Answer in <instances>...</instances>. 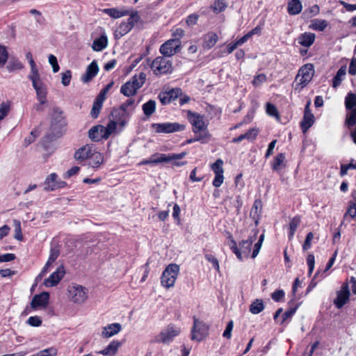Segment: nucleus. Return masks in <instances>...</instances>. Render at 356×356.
<instances>
[{
  "label": "nucleus",
  "mask_w": 356,
  "mask_h": 356,
  "mask_svg": "<svg viewBox=\"0 0 356 356\" xmlns=\"http://www.w3.org/2000/svg\"><path fill=\"white\" fill-rule=\"evenodd\" d=\"M186 113L187 118L193 127V131L195 134L194 140H204L209 137V133L207 129V124L203 120L202 116L199 114L192 113L190 111H183V113Z\"/></svg>",
  "instance_id": "f257e3e1"
},
{
  "label": "nucleus",
  "mask_w": 356,
  "mask_h": 356,
  "mask_svg": "<svg viewBox=\"0 0 356 356\" xmlns=\"http://www.w3.org/2000/svg\"><path fill=\"white\" fill-rule=\"evenodd\" d=\"M31 80L32 86L35 90L36 99L40 104H45L47 102L48 87L42 81L40 73L33 75H28Z\"/></svg>",
  "instance_id": "f03ea898"
},
{
  "label": "nucleus",
  "mask_w": 356,
  "mask_h": 356,
  "mask_svg": "<svg viewBox=\"0 0 356 356\" xmlns=\"http://www.w3.org/2000/svg\"><path fill=\"white\" fill-rule=\"evenodd\" d=\"M145 79L146 76L143 72L138 76H134L131 80L121 86L120 92L128 97L135 95L138 90L144 85Z\"/></svg>",
  "instance_id": "7ed1b4c3"
},
{
  "label": "nucleus",
  "mask_w": 356,
  "mask_h": 356,
  "mask_svg": "<svg viewBox=\"0 0 356 356\" xmlns=\"http://www.w3.org/2000/svg\"><path fill=\"white\" fill-rule=\"evenodd\" d=\"M257 233L255 232L252 236H249L247 240H243L239 243L240 248L236 245L234 241H232L230 246L232 252L236 255L239 260L243 259V257H248L251 250L252 243L256 240Z\"/></svg>",
  "instance_id": "20e7f679"
},
{
  "label": "nucleus",
  "mask_w": 356,
  "mask_h": 356,
  "mask_svg": "<svg viewBox=\"0 0 356 356\" xmlns=\"http://www.w3.org/2000/svg\"><path fill=\"white\" fill-rule=\"evenodd\" d=\"M150 67L156 75L167 74L172 71V63L169 58L165 56L156 57L152 62Z\"/></svg>",
  "instance_id": "39448f33"
},
{
  "label": "nucleus",
  "mask_w": 356,
  "mask_h": 356,
  "mask_svg": "<svg viewBox=\"0 0 356 356\" xmlns=\"http://www.w3.org/2000/svg\"><path fill=\"white\" fill-rule=\"evenodd\" d=\"M178 154H156L148 159H144L139 163V165H155L160 163L173 162L175 165H178Z\"/></svg>",
  "instance_id": "423d86ee"
},
{
  "label": "nucleus",
  "mask_w": 356,
  "mask_h": 356,
  "mask_svg": "<svg viewBox=\"0 0 356 356\" xmlns=\"http://www.w3.org/2000/svg\"><path fill=\"white\" fill-rule=\"evenodd\" d=\"M178 275V265L170 264L163 272L161 277L162 285L165 288L173 286Z\"/></svg>",
  "instance_id": "0eeeda50"
},
{
  "label": "nucleus",
  "mask_w": 356,
  "mask_h": 356,
  "mask_svg": "<svg viewBox=\"0 0 356 356\" xmlns=\"http://www.w3.org/2000/svg\"><path fill=\"white\" fill-rule=\"evenodd\" d=\"M68 292L70 300L76 304H81L88 298V289L81 285L74 284L69 286Z\"/></svg>",
  "instance_id": "6e6552de"
},
{
  "label": "nucleus",
  "mask_w": 356,
  "mask_h": 356,
  "mask_svg": "<svg viewBox=\"0 0 356 356\" xmlns=\"http://www.w3.org/2000/svg\"><path fill=\"white\" fill-rule=\"evenodd\" d=\"M314 74V65L311 63H307L299 70L296 80L299 79V83L302 87H304L312 79Z\"/></svg>",
  "instance_id": "1a4fd4ad"
},
{
  "label": "nucleus",
  "mask_w": 356,
  "mask_h": 356,
  "mask_svg": "<svg viewBox=\"0 0 356 356\" xmlns=\"http://www.w3.org/2000/svg\"><path fill=\"white\" fill-rule=\"evenodd\" d=\"M177 335V330L176 326L173 325H169L155 337L154 341L157 343L168 344L174 339Z\"/></svg>",
  "instance_id": "9d476101"
},
{
  "label": "nucleus",
  "mask_w": 356,
  "mask_h": 356,
  "mask_svg": "<svg viewBox=\"0 0 356 356\" xmlns=\"http://www.w3.org/2000/svg\"><path fill=\"white\" fill-rule=\"evenodd\" d=\"M66 124L65 118L63 115V111L59 108H54L51 113V129L56 131L57 134H60L59 131Z\"/></svg>",
  "instance_id": "9b49d317"
},
{
  "label": "nucleus",
  "mask_w": 356,
  "mask_h": 356,
  "mask_svg": "<svg viewBox=\"0 0 356 356\" xmlns=\"http://www.w3.org/2000/svg\"><path fill=\"white\" fill-rule=\"evenodd\" d=\"M208 333V326L203 322L194 318V323L191 332V339L200 341L202 340Z\"/></svg>",
  "instance_id": "f8f14e48"
},
{
  "label": "nucleus",
  "mask_w": 356,
  "mask_h": 356,
  "mask_svg": "<svg viewBox=\"0 0 356 356\" xmlns=\"http://www.w3.org/2000/svg\"><path fill=\"white\" fill-rule=\"evenodd\" d=\"M350 291L347 283H343L341 289L337 292V298L334 300V304L337 308L341 309L349 300Z\"/></svg>",
  "instance_id": "ddd939ff"
},
{
  "label": "nucleus",
  "mask_w": 356,
  "mask_h": 356,
  "mask_svg": "<svg viewBox=\"0 0 356 356\" xmlns=\"http://www.w3.org/2000/svg\"><path fill=\"white\" fill-rule=\"evenodd\" d=\"M178 49V40L177 39L169 40L160 47V52L165 57L169 58L177 53Z\"/></svg>",
  "instance_id": "4468645a"
},
{
  "label": "nucleus",
  "mask_w": 356,
  "mask_h": 356,
  "mask_svg": "<svg viewBox=\"0 0 356 356\" xmlns=\"http://www.w3.org/2000/svg\"><path fill=\"white\" fill-rule=\"evenodd\" d=\"M152 127L159 134H171L178 131V123H154L152 124Z\"/></svg>",
  "instance_id": "2eb2a0df"
},
{
  "label": "nucleus",
  "mask_w": 356,
  "mask_h": 356,
  "mask_svg": "<svg viewBox=\"0 0 356 356\" xmlns=\"http://www.w3.org/2000/svg\"><path fill=\"white\" fill-rule=\"evenodd\" d=\"M131 115V113H125L116 108H114L111 113L112 120L116 121L122 128L126 126Z\"/></svg>",
  "instance_id": "dca6fc26"
},
{
  "label": "nucleus",
  "mask_w": 356,
  "mask_h": 356,
  "mask_svg": "<svg viewBox=\"0 0 356 356\" xmlns=\"http://www.w3.org/2000/svg\"><path fill=\"white\" fill-rule=\"evenodd\" d=\"M65 273L64 267L63 266H59L55 272L51 273L50 276L45 280V286L48 287L56 286L63 277Z\"/></svg>",
  "instance_id": "f3484780"
},
{
  "label": "nucleus",
  "mask_w": 356,
  "mask_h": 356,
  "mask_svg": "<svg viewBox=\"0 0 356 356\" xmlns=\"http://www.w3.org/2000/svg\"><path fill=\"white\" fill-rule=\"evenodd\" d=\"M93 149L92 146L85 145L75 152L74 159L79 162L86 163Z\"/></svg>",
  "instance_id": "a211bd4d"
},
{
  "label": "nucleus",
  "mask_w": 356,
  "mask_h": 356,
  "mask_svg": "<svg viewBox=\"0 0 356 356\" xmlns=\"http://www.w3.org/2000/svg\"><path fill=\"white\" fill-rule=\"evenodd\" d=\"M99 67L95 60H93L86 69L85 74L81 77V80L83 83H88L92 80L98 73Z\"/></svg>",
  "instance_id": "6ab92c4d"
},
{
  "label": "nucleus",
  "mask_w": 356,
  "mask_h": 356,
  "mask_svg": "<svg viewBox=\"0 0 356 356\" xmlns=\"http://www.w3.org/2000/svg\"><path fill=\"white\" fill-rule=\"evenodd\" d=\"M104 162V156L103 155L96 151L95 149L92 150L86 164L92 168H97L100 166V165Z\"/></svg>",
  "instance_id": "aec40b11"
},
{
  "label": "nucleus",
  "mask_w": 356,
  "mask_h": 356,
  "mask_svg": "<svg viewBox=\"0 0 356 356\" xmlns=\"http://www.w3.org/2000/svg\"><path fill=\"white\" fill-rule=\"evenodd\" d=\"M121 330L122 326L118 323L108 324L103 327L102 336L104 338L111 337L120 332Z\"/></svg>",
  "instance_id": "412c9836"
},
{
  "label": "nucleus",
  "mask_w": 356,
  "mask_h": 356,
  "mask_svg": "<svg viewBox=\"0 0 356 356\" xmlns=\"http://www.w3.org/2000/svg\"><path fill=\"white\" fill-rule=\"evenodd\" d=\"M49 296L47 292H42L40 294L35 295L31 301V307L35 309L38 307H46L48 303Z\"/></svg>",
  "instance_id": "4be33fe9"
},
{
  "label": "nucleus",
  "mask_w": 356,
  "mask_h": 356,
  "mask_svg": "<svg viewBox=\"0 0 356 356\" xmlns=\"http://www.w3.org/2000/svg\"><path fill=\"white\" fill-rule=\"evenodd\" d=\"M178 97V90L172 89L168 92L161 93L159 95V98L162 104H168L171 102L175 100Z\"/></svg>",
  "instance_id": "5701e85b"
},
{
  "label": "nucleus",
  "mask_w": 356,
  "mask_h": 356,
  "mask_svg": "<svg viewBox=\"0 0 356 356\" xmlns=\"http://www.w3.org/2000/svg\"><path fill=\"white\" fill-rule=\"evenodd\" d=\"M88 136L93 141H99L104 138V127L103 126L92 127L88 131Z\"/></svg>",
  "instance_id": "b1692460"
},
{
  "label": "nucleus",
  "mask_w": 356,
  "mask_h": 356,
  "mask_svg": "<svg viewBox=\"0 0 356 356\" xmlns=\"http://www.w3.org/2000/svg\"><path fill=\"white\" fill-rule=\"evenodd\" d=\"M103 13L114 19H118L124 16L129 15V11L125 9H118L116 8H104Z\"/></svg>",
  "instance_id": "393cba45"
},
{
  "label": "nucleus",
  "mask_w": 356,
  "mask_h": 356,
  "mask_svg": "<svg viewBox=\"0 0 356 356\" xmlns=\"http://www.w3.org/2000/svg\"><path fill=\"white\" fill-rule=\"evenodd\" d=\"M121 343L118 341H112L104 349L98 352L103 355H115Z\"/></svg>",
  "instance_id": "a878e982"
},
{
  "label": "nucleus",
  "mask_w": 356,
  "mask_h": 356,
  "mask_svg": "<svg viewBox=\"0 0 356 356\" xmlns=\"http://www.w3.org/2000/svg\"><path fill=\"white\" fill-rule=\"evenodd\" d=\"M108 45V39L106 35H102L99 38L95 39L92 45L93 51H101Z\"/></svg>",
  "instance_id": "bb28decb"
},
{
  "label": "nucleus",
  "mask_w": 356,
  "mask_h": 356,
  "mask_svg": "<svg viewBox=\"0 0 356 356\" xmlns=\"http://www.w3.org/2000/svg\"><path fill=\"white\" fill-rule=\"evenodd\" d=\"M298 42L303 47H309L314 42L315 34L312 33H305L298 37Z\"/></svg>",
  "instance_id": "cd10ccee"
},
{
  "label": "nucleus",
  "mask_w": 356,
  "mask_h": 356,
  "mask_svg": "<svg viewBox=\"0 0 356 356\" xmlns=\"http://www.w3.org/2000/svg\"><path fill=\"white\" fill-rule=\"evenodd\" d=\"M314 116L312 113H304L303 119L301 122V129L305 133L314 124Z\"/></svg>",
  "instance_id": "c85d7f7f"
},
{
  "label": "nucleus",
  "mask_w": 356,
  "mask_h": 356,
  "mask_svg": "<svg viewBox=\"0 0 356 356\" xmlns=\"http://www.w3.org/2000/svg\"><path fill=\"white\" fill-rule=\"evenodd\" d=\"M57 175L56 173L50 174L45 179L44 182V189L45 191H54L55 186L58 183Z\"/></svg>",
  "instance_id": "c756f323"
},
{
  "label": "nucleus",
  "mask_w": 356,
  "mask_h": 356,
  "mask_svg": "<svg viewBox=\"0 0 356 356\" xmlns=\"http://www.w3.org/2000/svg\"><path fill=\"white\" fill-rule=\"evenodd\" d=\"M302 8V3L300 0H291L287 7L288 13L292 15L299 14Z\"/></svg>",
  "instance_id": "7c9ffc66"
},
{
  "label": "nucleus",
  "mask_w": 356,
  "mask_h": 356,
  "mask_svg": "<svg viewBox=\"0 0 356 356\" xmlns=\"http://www.w3.org/2000/svg\"><path fill=\"white\" fill-rule=\"evenodd\" d=\"M346 74V67L341 66L337 71L332 80V87L337 88L344 79Z\"/></svg>",
  "instance_id": "2f4dec72"
},
{
  "label": "nucleus",
  "mask_w": 356,
  "mask_h": 356,
  "mask_svg": "<svg viewBox=\"0 0 356 356\" xmlns=\"http://www.w3.org/2000/svg\"><path fill=\"white\" fill-rule=\"evenodd\" d=\"M156 103L153 99H149L143 104L142 110L145 116H151L156 111Z\"/></svg>",
  "instance_id": "473e14b6"
},
{
  "label": "nucleus",
  "mask_w": 356,
  "mask_h": 356,
  "mask_svg": "<svg viewBox=\"0 0 356 356\" xmlns=\"http://www.w3.org/2000/svg\"><path fill=\"white\" fill-rule=\"evenodd\" d=\"M327 22L325 19H314L312 20L309 28L319 31H324L327 26Z\"/></svg>",
  "instance_id": "72a5a7b5"
},
{
  "label": "nucleus",
  "mask_w": 356,
  "mask_h": 356,
  "mask_svg": "<svg viewBox=\"0 0 356 356\" xmlns=\"http://www.w3.org/2000/svg\"><path fill=\"white\" fill-rule=\"evenodd\" d=\"M285 155L283 153L278 154L274 159L272 164V168L274 171L279 172L282 167L285 166L284 164Z\"/></svg>",
  "instance_id": "f704fd0d"
},
{
  "label": "nucleus",
  "mask_w": 356,
  "mask_h": 356,
  "mask_svg": "<svg viewBox=\"0 0 356 356\" xmlns=\"http://www.w3.org/2000/svg\"><path fill=\"white\" fill-rule=\"evenodd\" d=\"M218 37L216 33H209L204 37V47L207 49L212 48L217 42Z\"/></svg>",
  "instance_id": "c9c22d12"
},
{
  "label": "nucleus",
  "mask_w": 356,
  "mask_h": 356,
  "mask_svg": "<svg viewBox=\"0 0 356 356\" xmlns=\"http://www.w3.org/2000/svg\"><path fill=\"white\" fill-rule=\"evenodd\" d=\"M264 309V305L263 300L261 299H256L250 305V312L253 314H257Z\"/></svg>",
  "instance_id": "e433bc0d"
},
{
  "label": "nucleus",
  "mask_w": 356,
  "mask_h": 356,
  "mask_svg": "<svg viewBox=\"0 0 356 356\" xmlns=\"http://www.w3.org/2000/svg\"><path fill=\"white\" fill-rule=\"evenodd\" d=\"M345 107L346 110L356 108V94L348 92L345 97Z\"/></svg>",
  "instance_id": "4c0bfd02"
},
{
  "label": "nucleus",
  "mask_w": 356,
  "mask_h": 356,
  "mask_svg": "<svg viewBox=\"0 0 356 356\" xmlns=\"http://www.w3.org/2000/svg\"><path fill=\"white\" fill-rule=\"evenodd\" d=\"M348 111V112L346 114L345 124L350 128L356 124V107Z\"/></svg>",
  "instance_id": "58836bf2"
},
{
  "label": "nucleus",
  "mask_w": 356,
  "mask_h": 356,
  "mask_svg": "<svg viewBox=\"0 0 356 356\" xmlns=\"http://www.w3.org/2000/svg\"><path fill=\"white\" fill-rule=\"evenodd\" d=\"M300 221H301V220H300V217L299 216H296L291 219V220L289 223V229H290V232L289 234V239H291L293 237L295 232L300 223Z\"/></svg>",
  "instance_id": "ea45409f"
},
{
  "label": "nucleus",
  "mask_w": 356,
  "mask_h": 356,
  "mask_svg": "<svg viewBox=\"0 0 356 356\" xmlns=\"http://www.w3.org/2000/svg\"><path fill=\"white\" fill-rule=\"evenodd\" d=\"M133 28L127 22H122L118 26L116 33L117 35H120V37L124 36L128 33Z\"/></svg>",
  "instance_id": "a19ab883"
},
{
  "label": "nucleus",
  "mask_w": 356,
  "mask_h": 356,
  "mask_svg": "<svg viewBox=\"0 0 356 356\" xmlns=\"http://www.w3.org/2000/svg\"><path fill=\"white\" fill-rule=\"evenodd\" d=\"M118 124H119L116 121L111 120L107 127L104 128V138H108L115 131Z\"/></svg>",
  "instance_id": "79ce46f5"
},
{
  "label": "nucleus",
  "mask_w": 356,
  "mask_h": 356,
  "mask_svg": "<svg viewBox=\"0 0 356 356\" xmlns=\"http://www.w3.org/2000/svg\"><path fill=\"white\" fill-rule=\"evenodd\" d=\"M8 59V52L5 46L0 44V67H2Z\"/></svg>",
  "instance_id": "37998d69"
},
{
  "label": "nucleus",
  "mask_w": 356,
  "mask_h": 356,
  "mask_svg": "<svg viewBox=\"0 0 356 356\" xmlns=\"http://www.w3.org/2000/svg\"><path fill=\"white\" fill-rule=\"evenodd\" d=\"M223 161L222 159H217L212 165H211V169L214 172L215 175L218 174H223Z\"/></svg>",
  "instance_id": "c03bdc74"
},
{
  "label": "nucleus",
  "mask_w": 356,
  "mask_h": 356,
  "mask_svg": "<svg viewBox=\"0 0 356 356\" xmlns=\"http://www.w3.org/2000/svg\"><path fill=\"white\" fill-rule=\"evenodd\" d=\"M129 17L127 22L133 28L140 21V17L138 11L129 13Z\"/></svg>",
  "instance_id": "a18cd8bd"
},
{
  "label": "nucleus",
  "mask_w": 356,
  "mask_h": 356,
  "mask_svg": "<svg viewBox=\"0 0 356 356\" xmlns=\"http://www.w3.org/2000/svg\"><path fill=\"white\" fill-rule=\"evenodd\" d=\"M227 8V3L224 0H217L212 6L213 10L216 13H220Z\"/></svg>",
  "instance_id": "49530a36"
},
{
  "label": "nucleus",
  "mask_w": 356,
  "mask_h": 356,
  "mask_svg": "<svg viewBox=\"0 0 356 356\" xmlns=\"http://www.w3.org/2000/svg\"><path fill=\"white\" fill-rule=\"evenodd\" d=\"M26 57L29 60V63L31 66V72L29 75H33L39 73L36 64L34 60L33 59L32 54L30 52H29L26 54Z\"/></svg>",
  "instance_id": "de8ad7c7"
},
{
  "label": "nucleus",
  "mask_w": 356,
  "mask_h": 356,
  "mask_svg": "<svg viewBox=\"0 0 356 356\" xmlns=\"http://www.w3.org/2000/svg\"><path fill=\"white\" fill-rule=\"evenodd\" d=\"M6 68L8 70V72H13V71L17 70L22 69L23 68V65L19 60H14V61L10 62L7 65Z\"/></svg>",
  "instance_id": "09e8293b"
},
{
  "label": "nucleus",
  "mask_w": 356,
  "mask_h": 356,
  "mask_svg": "<svg viewBox=\"0 0 356 356\" xmlns=\"http://www.w3.org/2000/svg\"><path fill=\"white\" fill-rule=\"evenodd\" d=\"M14 225H15V238L18 241H22L23 236L22 234L21 225L20 222L17 220H14Z\"/></svg>",
  "instance_id": "8fccbe9b"
},
{
  "label": "nucleus",
  "mask_w": 356,
  "mask_h": 356,
  "mask_svg": "<svg viewBox=\"0 0 356 356\" xmlns=\"http://www.w3.org/2000/svg\"><path fill=\"white\" fill-rule=\"evenodd\" d=\"M264 235L261 234L259 236V238L258 241L254 244L253 252H252V258H253V259L255 258L257 256V254H259V250H260L261 247V244H262L263 241H264Z\"/></svg>",
  "instance_id": "3c124183"
},
{
  "label": "nucleus",
  "mask_w": 356,
  "mask_h": 356,
  "mask_svg": "<svg viewBox=\"0 0 356 356\" xmlns=\"http://www.w3.org/2000/svg\"><path fill=\"white\" fill-rule=\"evenodd\" d=\"M103 104H101L100 102H94L92 108L90 112L91 117L93 118H97L100 110L102 107Z\"/></svg>",
  "instance_id": "603ef678"
},
{
  "label": "nucleus",
  "mask_w": 356,
  "mask_h": 356,
  "mask_svg": "<svg viewBox=\"0 0 356 356\" xmlns=\"http://www.w3.org/2000/svg\"><path fill=\"white\" fill-rule=\"evenodd\" d=\"M49 63L52 67L53 72L54 73L58 72L60 70L59 65L57 61V58L55 56L50 54L48 58Z\"/></svg>",
  "instance_id": "864d4df0"
},
{
  "label": "nucleus",
  "mask_w": 356,
  "mask_h": 356,
  "mask_svg": "<svg viewBox=\"0 0 356 356\" xmlns=\"http://www.w3.org/2000/svg\"><path fill=\"white\" fill-rule=\"evenodd\" d=\"M205 259L209 261L210 262L212 266H213V268L217 270V271H220V266H219V262H218V260L212 254H207L205 255Z\"/></svg>",
  "instance_id": "5fc2aeb1"
},
{
  "label": "nucleus",
  "mask_w": 356,
  "mask_h": 356,
  "mask_svg": "<svg viewBox=\"0 0 356 356\" xmlns=\"http://www.w3.org/2000/svg\"><path fill=\"white\" fill-rule=\"evenodd\" d=\"M266 79H267V78H266V74H259L257 75L256 76H254V78L252 81V84L255 87L259 86L261 83L266 81Z\"/></svg>",
  "instance_id": "6e6d98bb"
},
{
  "label": "nucleus",
  "mask_w": 356,
  "mask_h": 356,
  "mask_svg": "<svg viewBox=\"0 0 356 356\" xmlns=\"http://www.w3.org/2000/svg\"><path fill=\"white\" fill-rule=\"evenodd\" d=\"M297 308L298 306H296L295 307H291L287 311H286L282 315L281 324L284 323L288 318H291L293 315L296 313Z\"/></svg>",
  "instance_id": "4d7b16f0"
},
{
  "label": "nucleus",
  "mask_w": 356,
  "mask_h": 356,
  "mask_svg": "<svg viewBox=\"0 0 356 356\" xmlns=\"http://www.w3.org/2000/svg\"><path fill=\"white\" fill-rule=\"evenodd\" d=\"M307 265L309 267L308 273L310 275L312 273V272L314 269V266H315V258H314V254H308V256L307 257Z\"/></svg>",
  "instance_id": "13d9d810"
},
{
  "label": "nucleus",
  "mask_w": 356,
  "mask_h": 356,
  "mask_svg": "<svg viewBox=\"0 0 356 356\" xmlns=\"http://www.w3.org/2000/svg\"><path fill=\"white\" fill-rule=\"evenodd\" d=\"M56 350L54 348H47L42 350L33 356H55Z\"/></svg>",
  "instance_id": "bf43d9fd"
},
{
  "label": "nucleus",
  "mask_w": 356,
  "mask_h": 356,
  "mask_svg": "<svg viewBox=\"0 0 356 356\" xmlns=\"http://www.w3.org/2000/svg\"><path fill=\"white\" fill-rule=\"evenodd\" d=\"M349 215L351 218H354L356 216V200L350 202L349 207L345 213V217Z\"/></svg>",
  "instance_id": "052dcab7"
},
{
  "label": "nucleus",
  "mask_w": 356,
  "mask_h": 356,
  "mask_svg": "<svg viewBox=\"0 0 356 356\" xmlns=\"http://www.w3.org/2000/svg\"><path fill=\"white\" fill-rule=\"evenodd\" d=\"M72 78V72L70 70H67L65 72L62 73L61 82L64 86H69Z\"/></svg>",
  "instance_id": "680f3d73"
},
{
  "label": "nucleus",
  "mask_w": 356,
  "mask_h": 356,
  "mask_svg": "<svg viewBox=\"0 0 356 356\" xmlns=\"http://www.w3.org/2000/svg\"><path fill=\"white\" fill-rule=\"evenodd\" d=\"M27 323L33 327H38L42 324V320L40 317L34 316L29 317L27 320Z\"/></svg>",
  "instance_id": "e2e57ef3"
},
{
  "label": "nucleus",
  "mask_w": 356,
  "mask_h": 356,
  "mask_svg": "<svg viewBox=\"0 0 356 356\" xmlns=\"http://www.w3.org/2000/svg\"><path fill=\"white\" fill-rule=\"evenodd\" d=\"M258 133L259 131L256 128L249 129L247 132L245 133V135L246 136V140L251 141L255 140L258 135Z\"/></svg>",
  "instance_id": "0e129e2a"
},
{
  "label": "nucleus",
  "mask_w": 356,
  "mask_h": 356,
  "mask_svg": "<svg viewBox=\"0 0 356 356\" xmlns=\"http://www.w3.org/2000/svg\"><path fill=\"white\" fill-rule=\"evenodd\" d=\"M10 106L8 104L3 102L0 105V120H3L8 113Z\"/></svg>",
  "instance_id": "69168bd1"
},
{
  "label": "nucleus",
  "mask_w": 356,
  "mask_h": 356,
  "mask_svg": "<svg viewBox=\"0 0 356 356\" xmlns=\"http://www.w3.org/2000/svg\"><path fill=\"white\" fill-rule=\"evenodd\" d=\"M266 113L272 117H278L277 108L270 103H267L266 104Z\"/></svg>",
  "instance_id": "338daca9"
},
{
  "label": "nucleus",
  "mask_w": 356,
  "mask_h": 356,
  "mask_svg": "<svg viewBox=\"0 0 356 356\" xmlns=\"http://www.w3.org/2000/svg\"><path fill=\"white\" fill-rule=\"evenodd\" d=\"M284 294L283 290H276L271 294V298L274 301L279 302L284 297Z\"/></svg>",
  "instance_id": "774afa93"
}]
</instances>
